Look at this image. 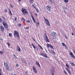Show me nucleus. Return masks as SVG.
<instances>
[{"instance_id": "obj_3", "label": "nucleus", "mask_w": 75, "mask_h": 75, "mask_svg": "<svg viewBox=\"0 0 75 75\" xmlns=\"http://www.w3.org/2000/svg\"><path fill=\"white\" fill-rule=\"evenodd\" d=\"M5 21H4L2 23V24L4 26L5 28L6 29V30H8V24L6 23L5 22Z\"/></svg>"}, {"instance_id": "obj_16", "label": "nucleus", "mask_w": 75, "mask_h": 75, "mask_svg": "<svg viewBox=\"0 0 75 75\" xmlns=\"http://www.w3.org/2000/svg\"><path fill=\"white\" fill-rule=\"evenodd\" d=\"M35 64L36 65L38 66V67H40L41 66H40V64L38 62V61H36Z\"/></svg>"}, {"instance_id": "obj_32", "label": "nucleus", "mask_w": 75, "mask_h": 75, "mask_svg": "<svg viewBox=\"0 0 75 75\" xmlns=\"http://www.w3.org/2000/svg\"><path fill=\"white\" fill-rule=\"evenodd\" d=\"M64 2L65 3H67L68 2V0H64Z\"/></svg>"}, {"instance_id": "obj_45", "label": "nucleus", "mask_w": 75, "mask_h": 75, "mask_svg": "<svg viewBox=\"0 0 75 75\" xmlns=\"http://www.w3.org/2000/svg\"><path fill=\"white\" fill-rule=\"evenodd\" d=\"M25 29H27V30H28V29H29V27H27L26 28H25Z\"/></svg>"}, {"instance_id": "obj_37", "label": "nucleus", "mask_w": 75, "mask_h": 75, "mask_svg": "<svg viewBox=\"0 0 75 75\" xmlns=\"http://www.w3.org/2000/svg\"><path fill=\"white\" fill-rule=\"evenodd\" d=\"M18 26L20 27L21 26V24L20 23H19L18 24Z\"/></svg>"}, {"instance_id": "obj_58", "label": "nucleus", "mask_w": 75, "mask_h": 75, "mask_svg": "<svg viewBox=\"0 0 75 75\" xmlns=\"http://www.w3.org/2000/svg\"><path fill=\"white\" fill-rule=\"evenodd\" d=\"M0 40H3V39H1V38H0Z\"/></svg>"}, {"instance_id": "obj_41", "label": "nucleus", "mask_w": 75, "mask_h": 75, "mask_svg": "<svg viewBox=\"0 0 75 75\" xmlns=\"http://www.w3.org/2000/svg\"><path fill=\"white\" fill-rule=\"evenodd\" d=\"M27 73H28V71H26V72H25V75H28Z\"/></svg>"}, {"instance_id": "obj_46", "label": "nucleus", "mask_w": 75, "mask_h": 75, "mask_svg": "<svg viewBox=\"0 0 75 75\" xmlns=\"http://www.w3.org/2000/svg\"><path fill=\"white\" fill-rule=\"evenodd\" d=\"M26 22H27V23H30V21H29V20L27 21Z\"/></svg>"}, {"instance_id": "obj_25", "label": "nucleus", "mask_w": 75, "mask_h": 75, "mask_svg": "<svg viewBox=\"0 0 75 75\" xmlns=\"http://www.w3.org/2000/svg\"><path fill=\"white\" fill-rule=\"evenodd\" d=\"M71 66H72V67H74V66L75 67V64H74V63L72 62V63H71Z\"/></svg>"}, {"instance_id": "obj_13", "label": "nucleus", "mask_w": 75, "mask_h": 75, "mask_svg": "<svg viewBox=\"0 0 75 75\" xmlns=\"http://www.w3.org/2000/svg\"><path fill=\"white\" fill-rule=\"evenodd\" d=\"M56 34V33L55 32H52L51 33V35L52 36H55Z\"/></svg>"}, {"instance_id": "obj_42", "label": "nucleus", "mask_w": 75, "mask_h": 75, "mask_svg": "<svg viewBox=\"0 0 75 75\" xmlns=\"http://www.w3.org/2000/svg\"><path fill=\"white\" fill-rule=\"evenodd\" d=\"M14 19H15V20L16 21H17V17H15Z\"/></svg>"}, {"instance_id": "obj_4", "label": "nucleus", "mask_w": 75, "mask_h": 75, "mask_svg": "<svg viewBox=\"0 0 75 75\" xmlns=\"http://www.w3.org/2000/svg\"><path fill=\"white\" fill-rule=\"evenodd\" d=\"M14 33L13 35L14 36H16L17 38H20V35H19V33L18 31L15 30L14 31Z\"/></svg>"}, {"instance_id": "obj_53", "label": "nucleus", "mask_w": 75, "mask_h": 75, "mask_svg": "<svg viewBox=\"0 0 75 75\" xmlns=\"http://www.w3.org/2000/svg\"><path fill=\"white\" fill-rule=\"evenodd\" d=\"M21 0H18V2H21Z\"/></svg>"}, {"instance_id": "obj_49", "label": "nucleus", "mask_w": 75, "mask_h": 75, "mask_svg": "<svg viewBox=\"0 0 75 75\" xmlns=\"http://www.w3.org/2000/svg\"><path fill=\"white\" fill-rule=\"evenodd\" d=\"M2 17L4 18V20H6V18H4V16H2Z\"/></svg>"}, {"instance_id": "obj_15", "label": "nucleus", "mask_w": 75, "mask_h": 75, "mask_svg": "<svg viewBox=\"0 0 75 75\" xmlns=\"http://www.w3.org/2000/svg\"><path fill=\"white\" fill-rule=\"evenodd\" d=\"M31 45H32V46H33V48H34V49H35V48H36L37 50H38V48L37 47H35V46H34V45L33 44V43H31Z\"/></svg>"}, {"instance_id": "obj_23", "label": "nucleus", "mask_w": 75, "mask_h": 75, "mask_svg": "<svg viewBox=\"0 0 75 75\" xmlns=\"http://www.w3.org/2000/svg\"><path fill=\"white\" fill-rule=\"evenodd\" d=\"M52 68L53 69V70H52V69H51V71H52V72H55V71H54V67H52Z\"/></svg>"}, {"instance_id": "obj_8", "label": "nucleus", "mask_w": 75, "mask_h": 75, "mask_svg": "<svg viewBox=\"0 0 75 75\" xmlns=\"http://www.w3.org/2000/svg\"><path fill=\"white\" fill-rule=\"evenodd\" d=\"M40 55L42 56L43 57H45V58H48V56L46 54H44V53H43V52H42L40 53Z\"/></svg>"}, {"instance_id": "obj_29", "label": "nucleus", "mask_w": 75, "mask_h": 75, "mask_svg": "<svg viewBox=\"0 0 75 75\" xmlns=\"http://www.w3.org/2000/svg\"><path fill=\"white\" fill-rule=\"evenodd\" d=\"M51 49L52 50L53 49V50H54V47H53L52 45H51L50 47Z\"/></svg>"}, {"instance_id": "obj_12", "label": "nucleus", "mask_w": 75, "mask_h": 75, "mask_svg": "<svg viewBox=\"0 0 75 75\" xmlns=\"http://www.w3.org/2000/svg\"><path fill=\"white\" fill-rule=\"evenodd\" d=\"M0 29L3 32L4 31V27L2 25H1L0 26Z\"/></svg>"}, {"instance_id": "obj_51", "label": "nucleus", "mask_w": 75, "mask_h": 75, "mask_svg": "<svg viewBox=\"0 0 75 75\" xmlns=\"http://www.w3.org/2000/svg\"><path fill=\"white\" fill-rule=\"evenodd\" d=\"M8 11H9V12L11 11V10H10V9H8Z\"/></svg>"}, {"instance_id": "obj_55", "label": "nucleus", "mask_w": 75, "mask_h": 75, "mask_svg": "<svg viewBox=\"0 0 75 75\" xmlns=\"http://www.w3.org/2000/svg\"><path fill=\"white\" fill-rule=\"evenodd\" d=\"M52 75H54V73H52Z\"/></svg>"}, {"instance_id": "obj_21", "label": "nucleus", "mask_w": 75, "mask_h": 75, "mask_svg": "<svg viewBox=\"0 0 75 75\" xmlns=\"http://www.w3.org/2000/svg\"><path fill=\"white\" fill-rule=\"evenodd\" d=\"M13 56L14 58L15 59H17V56H16L15 54H14L13 55Z\"/></svg>"}, {"instance_id": "obj_33", "label": "nucleus", "mask_w": 75, "mask_h": 75, "mask_svg": "<svg viewBox=\"0 0 75 75\" xmlns=\"http://www.w3.org/2000/svg\"><path fill=\"white\" fill-rule=\"evenodd\" d=\"M3 53H4V52H3L0 51V54H1V55H3Z\"/></svg>"}, {"instance_id": "obj_48", "label": "nucleus", "mask_w": 75, "mask_h": 75, "mask_svg": "<svg viewBox=\"0 0 75 75\" xmlns=\"http://www.w3.org/2000/svg\"><path fill=\"white\" fill-rule=\"evenodd\" d=\"M16 66L17 67H18L19 66L18 65V64H16Z\"/></svg>"}, {"instance_id": "obj_11", "label": "nucleus", "mask_w": 75, "mask_h": 75, "mask_svg": "<svg viewBox=\"0 0 75 75\" xmlns=\"http://www.w3.org/2000/svg\"><path fill=\"white\" fill-rule=\"evenodd\" d=\"M33 72L35 74H36V73L37 72V70H36L35 67H34V66H33Z\"/></svg>"}, {"instance_id": "obj_34", "label": "nucleus", "mask_w": 75, "mask_h": 75, "mask_svg": "<svg viewBox=\"0 0 75 75\" xmlns=\"http://www.w3.org/2000/svg\"><path fill=\"white\" fill-rule=\"evenodd\" d=\"M39 45V47H40V48L41 49V50H43V48H42V47L40 46V45Z\"/></svg>"}, {"instance_id": "obj_14", "label": "nucleus", "mask_w": 75, "mask_h": 75, "mask_svg": "<svg viewBox=\"0 0 75 75\" xmlns=\"http://www.w3.org/2000/svg\"><path fill=\"white\" fill-rule=\"evenodd\" d=\"M31 17L33 20V21L34 22V23H36V22L35 21V20L34 18V16L33 15H31Z\"/></svg>"}, {"instance_id": "obj_24", "label": "nucleus", "mask_w": 75, "mask_h": 75, "mask_svg": "<svg viewBox=\"0 0 75 75\" xmlns=\"http://www.w3.org/2000/svg\"><path fill=\"white\" fill-rule=\"evenodd\" d=\"M51 52L54 54H56L55 53V52L54 51V50H51Z\"/></svg>"}, {"instance_id": "obj_20", "label": "nucleus", "mask_w": 75, "mask_h": 75, "mask_svg": "<svg viewBox=\"0 0 75 75\" xmlns=\"http://www.w3.org/2000/svg\"><path fill=\"white\" fill-rule=\"evenodd\" d=\"M34 0H29V2L30 4H33V1Z\"/></svg>"}, {"instance_id": "obj_52", "label": "nucleus", "mask_w": 75, "mask_h": 75, "mask_svg": "<svg viewBox=\"0 0 75 75\" xmlns=\"http://www.w3.org/2000/svg\"><path fill=\"white\" fill-rule=\"evenodd\" d=\"M33 38V40H34V41L35 42V40L34 39V38Z\"/></svg>"}, {"instance_id": "obj_59", "label": "nucleus", "mask_w": 75, "mask_h": 75, "mask_svg": "<svg viewBox=\"0 0 75 75\" xmlns=\"http://www.w3.org/2000/svg\"><path fill=\"white\" fill-rule=\"evenodd\" d=\"M66 10H68V9H67V8H66Z\"/></svg>"}, {"instance_id": "obj_18", "label": "nucleus", "mask_w": 75, "mask_h": 75, "mask_svg": "<svg viewBox=\"0 0 75 75\" xmlns=\"http://www.w3.org/2000/svg\"><path fill=\"white\" fill-rule=\"evenodd\" d=\"M17 50L20 52L21 51V49L18 46H17Z\"/></svg>"}, {"instance_id": "obj_26", "label": "nucleus", "mask_w": 75, "mask_h": 75, "mask_svg": "<svg viewBox=\"0 0 75 75\" xmlns=\"http://www.w3.org/2000/svg\"><path fill=\"white\" fill-rule=\"evenodd\" d=\"M53 37L52 38V40H55L56 38V37H55V36H53Z\"/></svg>"}, {"instance_id": "obj_57", "label": "nucleus", "mask_w": 75, "mask_h": 75, "mask_svg": "<svg viewBox=\"0 0 75 75\" xmlns=\"http://www.w3.org/2000/svg\"><path fill=\"white\" fill-rule=\"evenodd\" d=\"M64 13H67L66 12V11H64Z\"/></svg>"}, {"instance_id": "obj_54", "label": "nucleus", "mask_w": 75, "mask_h": 75, "mask_svg": "<svg viewBox=\"0 0 75 75\" xmlns=\"http://www.w3.org/2000/svg\"><path fill=\"white\" fill-rule=\"evenodd\" d=\"M64 9H66V8H67V7H64Z\"/></svg>"}, {"instance_id": "obj_38", "label": "nucleus", "mask_w": 75, "mask_h": 75, "mask_svg": "<svg viewBox=\"0 0 75 75\" xmlns=\"http://www.w3.org/2000/svg\"><path fill=\"white\" fill-rule=\"evenodd\" d=\"M49 1L51 3H52V0H49Z\"/></svg>"}, {"instance_id": "obj_10", "label": "nucleus", "mask_w": 75, "mask_h": 75, "mask_svg": "<svg viewBox=\"0 0 75 75\" xmlns=\"http://www.w3.org/2000/svg\"><path fill=\"white\" fill-rule=\"evenodd\" d=\"M45 40L46 42H50V40H49V39H48V36H47V35H46Z\"/></svg>"}, {"instance_id": "obj_28", "label": "nucleus", "mask_w": 75, "mask_h": 75, "mask_svg": "<svg viewBox=\"0 0 75 75\" xmlns=\"http://www.w3.org/2000/svg\"><path fill=\"white\" fill-rule=\"evenodd\" d=\"M36 24L37 25H38V26H40V23L39 22H38V23H36Z\"/></svg>"}, {"instance_id": "obj_2", "label": "nucleus", "mask_w": 75, "mask_h": 75, "mask_svg": "<svg viewBox=\"0 0 75 75\" xmlns=\"http://www.w3.org/2000/svg\"><path fill=\"white\" fill-rule=\"evenodd\" d=\"M21 11L23 13V15H25V14H28V12H27V9L22 8L21 9Z\"/></svg>"}, {"instance_id": "obj_30", "label": "nucleus", "mask_w": 75, "mask_h": 75, "mask_svg": "<svg viewBox=\"0 0 75 75\" xmlns=\"http://www.w3.org/2000/svg\"><path fill=\"white\" fill-rule=\"evenodd\" d=\"M64 37L66 39H68V36H66V35H64Z\"/></svg>"}, {"instance_id": "obj_50", "label": "nucleus", "mask_w": 75, "mask_h": 75, "mask_svg": "<svg viewBox=\"0 0 75 75\" xmlns=\"http://www.w3.org/2000/svg\"><path fill=\"white\" fill-rule=\"evenodd\" d=\"M11 75H17L16 74H11Z\"/></svg>"}, {"instance_id": "obj_22", "label": "nucleus", "mask_w": 75, "mask_h": 75, "mask_svg": "<svg viewBox=\"0 0 75 75\" xmlns=\"http://www.w3.org/2000/svg\"><path fill=\"white\" fill-rule=\"evenodd\" d=\"M63 72L64 74H65L66 75H68V73H67V72H66V71H65V70H64L63 71Z\"/></svg>"}, {"instance_id": "obj_31", "label": "nucleus", "mask_w": 75, "mask_h": 75, "mask_svg": "<svg viewBox=\"0 0 75 75\" xmlns=\"http://www.w3.org/2000/svg\"><path fill=\"white\" fill-rule=\"evenodd\" d=\"M1 71H2V70H1V68H0V75H1Z\"/></svg>"}, {"instance_id": "obj_36", "label": "nucleus", "mask_w": 75, "mask_h": 75, "mask_svg": "<svg viewBox=\"0 0 75 75\" xmlns=\"http://www.w3.org/2000/svg\"><path fill=\"white\" fill-rule=\"evenodd\" d=\"M3 21V20L1 19V18H0V23L1 22H2Z\"/></svg>"}, {"instance_id": "obj_40", "label": "nucleus", "mask_w": 75, "mask_h": 75, "mask_svg": "<svg viewBox=\"0 0 75 75\" xmlns=\"http://www.w3.org/2000/svg\"><path fill=\"white\" fill-rule=\"evenodd\" d=\"M35 14L36 17H38V15L37 14V13H35Z\"/></svg>"}, {"instance_id": "obj_43", "label": "nucleus", "mask_w": 75, "mask_h": 75, "mask_svg": "<svg viewBox=\"0 0 75 75\" xmlns=\"http://www.w3.org/2000/svg\"><path fill=\"white\" fill-rule=\"evenodd\" d=\"M10 6L11 7V8H13L14 6H13V5H10Z\"/></svg>"}, {"instance_id": "obj_6", "label": "nucleus", "mask_w": 75, "mask_h": 75, "mask_svg": "<svg viewBox=\"0 0 75 75\" xmlns=\"http://www.w3.org/2000/svg\"><path fill=\"white\" fill-rule=\"evenodd\" d=\"M44 18L45 20V21L46 23V25H48V26H50V22L48 19L45 18L44 17Z\"/></svg>"}, {"instance_id": "obj_47", "label": "nucleus", "mask_w": 75, "mask_h": 75, "mask_svg": "<svg viewBox=\"0 0 75 75\" xmlns=\"http://www.w3.org/2000/svg\"><path fill=\"white\" fill-rule=\"evenodd\" d=\"M7 45H8V46H10V44H9V43H8H8H7Z\"/></svg>"}, {"instance_id": "obj_7", "label": "nucleus", "mask_w": 75, "mask_h": 75, "mask_svg": "<svg viewBox=\"0 0 75 75\" xmlns=\"http://www.w3.org/2000/svg\"><path fill=\"white\" fill-rule=\"evenodd\" d=\"M4 65L5 67H6V68L7 70V71H9V69H10V68L9 67V66H8V64L7 63H4Z\"/></svg>"}, {"instance_id": "obj_27", "label": "nucleus", "mask_w": 75, "mask_h": 75, "mask_svg": "<svg viewBox=\"0 0 75 75\" xmlns=\"http://www.w3.org/2000/svg\"><path fill=\"white\" fill-rule=\"evenodd\" d=\"M9 37H12V34H11V33H9Z\"/></svg>"}, {"instance_id": "obj_35", "label": "nucleus", "mask_w": 75, "mask_h": 75, "mask_svg": "<svg viewBox=\"0 0 75 75\" xmlns=\"http://www.w3.org/2000/svg\"><path fill=\"white\" fill-rule=\"evenodd\" d=\"M22 20L23 21H25V19H24V18H23L22 19Z\"/></svg>"}, {"instance_id": "obj_19", "label": "nucleus", "mask_w": 75, "mask_h": 75, "mask_svg": "<svg viewBox=\"0 0 75 75\" xmlns=\"http://www.w3.org/2000/svg\"><path fill=\"white\" fill-rule=\"evenodd\" d=\"M51 45L50 44H46V47L47 48H50V47H51Z\"/></svg>"}, {"instance_id": "obj_5", "label": "nucleus", "mask_w": 75, "mask_h": 75, "mask_svg": "<svg viewBox=\"0 0 75 75\" xmlns=\"http://www.w3.org/2000/svg\"><path fill=\"white\" fill-rule=\"evenodd\" d=\"M46 8L48 11H50V12L51 11V7L50 6L47 5L46 6Z\"/></svg>"}, {"instance_id": "obj_9", "label": "nucleus", "mask_w": 75, "mask_h": 75, "mask_svg": "<svg viewBox=\"0 0 75 75\" xmlns=\"http://www.w3.org/2000/svg\"><path fill=\"white\" fill-rule=\"evenodd\" d=\"M34 5L32 4V6L33 7V8L35 9L36 11H37L38 13H39V10H38V9L37 8V7L35 6H34V5L35 6V3H34Z\"/></svg>"}, {"instance_id": "obj_39", "label": "nucleus", "mask_w": 75, "mask_h": 75, "mask_svg": "<svg viewBox=\"0 0 75 75\" xmlns=\"http://www.w3.org/2000/svg\"><path fill=\"white\" fill-rule=\"evenodd\" d=\"M4 11H5V13H7V10L5 9Z\"/></svg>"}, {"instance_id": "obj_44", "label": "nucleus", "mask_w": 75, "mask_h": 75, "mask_svg": "<svg viewBox=\"0 0 75 75\" xmlns=\"http://www.w3.org/2000/svg\"><path fill=\"white\" fill-rule=\"evenodd\" d=\"M9 12V13L11 14V15H13V14H12V13H11V11Z\"/></svg>"}, {"instance_id": "obj_56", "label": "nucleus", "mask_w": 75, "mask_h": 75, "mask_svg": "<svg viewBox=\"0 0 75 75\" xmlns=\"http://www.w3.org/2000/svg\"><path fill=\"white\" fill-rule=\"evenodd\" d=\"M71 34L72 35H74V34L73 33H72Z\"/></svg>"}, {"instance_id": "obj_17", "label": "nucleus", "mask_w": 75, "mask_h": 75, "mask_svg": "<svg viewBox=\"0 0 75 75\" xmlns=\"http://www.w3.org/2000/svg\"><path fill=\"white\" fill-rule=\"evenodd\" d=\"M62 44L63 46H64L65 47V48H67V45H66V44H65L64 43V42L62 43Z\"/></svg>"}, {"instance_id": "obj_1", "label": "nucleus", "mask_w": 75, "mask_h": 75, "mask_svg": "<svg viewBox=\"0 0 75 75\" xmlns=\"http://www.w3.org/2000/svg\"><path fill=\"white\" fill-rule=\"evenodd\" d=\"M66 66L67 68H65V69L67 70L68 73H69V75H71V70H70V67H69V66L67 64H66Z\"/></svg>"}]
</instances>
